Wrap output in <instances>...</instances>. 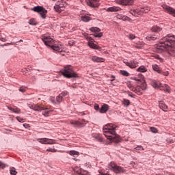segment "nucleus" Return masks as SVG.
<instances>
[{
  "label": "nucleus",
  "mask_w": 175,
  "mask_h": 175,
  "mask_svg": "<svg viewBox=\"0 0 175 175\" xmlns=\"http://www.w3.org/2000/svg\"><path fill=\"white\" fill-rule=\"evenodd\" d=\"M175 36L168 34L161 38L159 43L155 45L157 53H165L168 51L170 55L175 57Z\"/></svg>",
  "instance_id": "obj_1"
},
{
  "label": "nucleus",
  "mask_w": 175,
  "mask_h": 175,
  "mask_svg": "<svg viewBox=\"0 0 175 175\" xmlns=\"http://www.w3.org/2000/svg\"><path fill=\"white\" fill-rule=\"evenodd\" d=\"M41 40L45 46L51 47V49L55 53H62V51H64V47H62V44L59 43H55L54 40L50 36L42 35L41 36Z\"/></svg>",
  "instance_id": "obj_2"
},
{
  "label": "nucleus",
  "mask_w": 175,
  "mask_h": 175,
  "mask_svg": "<svg viewBox=\"0 0 175 175\" xmlns=\"http://www.w3.org/2000/svg\"><path fill=\"white\" fill-rule=\"evenodd\" d=\"M116 126L113 124H107L103 128V132L110 142H113L116 137H117V133L116 132Z\"/></svg>",
  "instance_id": "obj_3"
},
{
  "label": "nucleus",
  "mask_w": 175,
  "mask_h": 175,
  "mask_svg": "<svg viewBox=\"0 0 175 175\" xmlns=\"http://www.w3.org/2000/svg\"><path fill=\"white\" fill-rule=\"evenodd\" d=\"M62 75L66 79H77L79 75L73 70L72 66H66L61 70Z\"/></svg>",
  "instance_id": "obj_4"
},
{
  "label": "nucleus",
  "mask_w": 175,
  "mask_h": 175,
  "mask_svg": "<svg viewBox=\"0 0 175 175\" xmlns=\"http://www.w3.org/2000/svg\"><path fill=\"white\" fill-rule=\"evenodd\" d=\"M150 10L151 8L150 7H145L135 10H131L130 14H132V16H134V17H139V16H142L144 13H148Z\"/></svg>",
  "instance_id": "obj_5"
},
{
  "label": "nucleus",
  "mask_w": 175,
  "mask_h": 175,
  "mask_svg": "<svg viewBox=\"0 0 175 175\" xmlns=\"http://www.w3.org/2000/svg\"><path fill=\"white\" fill-rule=\"evenodd\" d=\"M108 168L110 170H112L114 172V173L118 174V173H124V170L122 167L120 166L117 165L116 163L111 161L108 164Z\"/></svg>",
  "instance_id": "obj_6"
},
{
  "label": "nucleus",
  "mask_w": 175,
  "mask_h": 175,
  "mask_svg": "<svg viewBox=\"0 0 175 175\" xmlns=\"http://www.w3.org/2000/svg\"><path fill=\"white\" fill-rule=\"evenodd\" d=\"M31 10H33V12L39 13L42 18H46V14H47V11L46 9H44V8L42 6H36L31 8Z\"/></svg>",
  "instance_id": "obj_7"
},
{
  "label": "nucleus",
  "mask_w": 175,
  "mask_h": 175,
  "mask_svg": "<svg viewBox=\"0 0 175 175\" xmlns=\"http://www.w3.org/2000/svg\"><path fill=\"white\" fill-rule=\"evenodd\" d=\"M65 9V3L62 2V0L57 1L54 6V10L57 13H61Z\"/></svg>",
  "instance_id": "obj_8"
},
{
  "label": "nucleus",
  "mask_w": 175,
  "mask_h": 175,
  "mask_svg": "<svg viewBox=\"0 0 175 175\" xmlns=\"http://www.w3.org/2000/svg\"><path fill=\"white\" fill-rule=\"evenodd\" d=\"M163 10H165V12H166L167 13H168L169 14H171V16H173V17H175V9L167 5H161Z\"/></svg>",
  "instance_id": "obj_9"
},
{
  "label": "nucleus",
  "mask_w": 175,
  "mask_h": 175,
  "mask_svg": "<svg viewBox=\"0 0 175 175\" xmlns=\"http://www.w3.org/2000/svg\"><path fill=\"white\" fill-rule=\"evenodd\" d=\"M117 3L124 6H132L135 1L133 0H117Z\"/></svg>",
  "instance_id": "obj_10"
},
{
  "label": "nucleus",
  "mask_w": 175,
  "mask_h": 175,
  "mask_svg": "<svg viewBox=\"0 0 175 175\" xmlns=\"http://www.w3.org/2000/svg\"><path fill=\"white\" fill-rule=\"evenodd\" d=\"M124 64H125V65H126V66H129L131 69H135V68H136L139 66V62H137V61H136V60H133V61H130V62L124 61Z\"/></svg>",
  "instance_id": "obj_11"
},
{
  "label": "nucleus",
  "mask_w": 175,
  "mask_h": 175,
  "mask_svg": "<svg viewBox=\"0 0 175 175\" xmlns=\"http://www.w3.org/2000/svg\"><path fill=\"white\" fill-rule=\"evenodd\" d=\"M86 2L90 8H99V0H86Z\"/></svg>",
  "instance_id": "obj_12"
},
{
  "label": "nucleus",
  "mask_w": 175,
  "mask_h": 175,
  "mask_svg": "<svg viewBox=\"0 0 175 175\" xmlns=\"http://www.w3.org/2000/svg\"><path fill=\"white\" fill-rule=\"evenodd\" d=\"M89 47L90 49H93V50H99L100 47L98 46L96 44L94 43V39L89 38H88V43Z\"/></svg>",
  "instance_id": "obj_13"
},
{
  "label": "nucleus",
  "mask_w": 175,
  "mask_h": 175,
  "mask_svg": "<svg viewBox=\"0 0 175 175\" xmlns=\"http://www.w3.org/2000/svg\"><path fill=\"white\" fill-rule=\"evenodd\" d=\"M75 172L77 173V174H81V175H90V173L87 170H84L81 168L75 167Z\"/></svg>",
  "instance_id": "obj_14"
},
{
  "label": "nucleus",
  "mask_w": 175,
  "mask_h": 175,
  "mask_svg": "<svg viewBox=\"0 0 175 175\" xmlns=\"http://www.w3.org/2000/svg\"><path fill=\"white\" fill-rule=\"evenodd\" d=\"M130 90L131 91H133V92L137 94V95H142V94H143L142 90L140 89V86H137L136 88L131 86Z\"/></svg>",
  "instance_id": "obj_15"
},
{
  "label": "nucleus",
  "mask_w": 175,
  "mask_h": 175,
  "mask_svg": "<svg viewBox=\"0 0 175 175\" xmlns=\"http://www.w3.org/2000/svg\"><path fill=\"white\" fill-rule=\"evenodd\" d=\"M29 107L35 111H42L43 110V107H40L36 104H31L29 105Z\"/></svg>",
  "instance_id": "obj_16"
},
{
  "label": "nucleus",
  "mask_w": 175,
  "mask_h": 175,
  "mask_svg": "<svg viewBox=\"0 0 175 175\" xmlns=\"http://www.w3.org/2000/svg\"><path fill=\"white\" fill-rule=\"evenodd\" d=\"M151 85H152L153 88H161V87H162V84L156 80L152 81Z\"/></svg>",
  "instance_id": "obj_17"
},
{
  "label": "nucleus",
  "mask_w": 175,
  "mask_h": 175,
  "mask_svg": "<svg viewBox=\"0 0 175 175\" xmlns=\"http://www.w3.org/2000/svg\"><path fill=\"white\" fill-rule=\"evenodd\" d=\"M159 106L160 109L161 110H163V111H167V105H166V104H165V103H163V101H160L159 103Z\"/></svg>",
  "instance_id": "obj_18"
},
{
  "label": "nucleus",
  "mask_w": 175,
  "mask_h": 175,
  "mask_svg": "<svg viewBox=\"0 0 175 175\" xmlns=\"http://www.w3.org/2000/svg\"><path fill=\"white\" fill-rule=\"evenodd\" d=\"M121 10V8L120 7H109L107 9V12H120Z\"/></svg>",
  "instance_id": "obj_19"
},
{
  "label": "nucleus",
  "mask_w": 175,
  "mask_h": 175,
  "mask_svg": "<svg viewBox=\"0 0 175 175\" xmlns=\"http://www.w3.org/2000/svg\"><path fill=\"white\" fill-rule=\"evenodd\" d=\"M109 110V105L107 104H104L101 108L100 109L99 111L101 113H106Z\"/></svg>",
  "instance_id": "obj_20"
},
{
  "label": "nucleus",
  "mask_w": 175,
  "mask_h": 175,
  "mask_svg": "<svg viewBox=\"0 0 175 175\" xmlns=\"http://www.w3.org/2000/svg\"><path fill=\"white\" fill-rule=\"evenodd\" d=\"M92 61H94V62H105V59L102 58V57H99L97 56H93L92 57Z\"/></svg>",
  "instance_id": "obj_21"
},
{
  "label": "nucleus",
  "mask_w": 175,
  "mask_h": 175,
  "mask_svg": "<svg viewBox=\"0 0 175 175\" xmlns=\"http://www.w3.org/2000/svg\"><path fill=\"white\" fill-rule=\"evenodd\" d=\"M41 111H42V115L44 117H49L50 114V110H49V109L42 107V109H41Z\"/></svg>",
  "instance_id": "obj_22"
},
{
  "label": "nucleus",
  "mask_w": 175,
  "mask_h": 175,
  "mask_svg": "<svg viewBox=\"0 0 175 175\" xmlns=\"http://www.w3.org/2000/svg\"><path fill=\"white\" fill-rule=\"evenodd\" d=\"M152 32H156V33H159L161 31H162V28H161L159 26H153L152 27Z\"/></svg>",
  "instance_id": "obj_23"
},
{
  "label": "nucleus",
  "mask_w": 175,
  "mask_h": 175,
  "mask_svg": "<svg viewBox=\"0 0 175 175\" xmlns=\"http://www.w3.org/2000/svg\"><path fill=\"white\" fill-rule=\"evenodd\" d=\"M47 139L48 138H37L36 141L38 142V143H40L41 144H47Z\"/></svg>",
  "instance_id": "obj_24"
},
{
  "label": "nucleus",
  "mask_w": 175,
  "mask_h": 175,
  "mask_svg": "<svg viewBox=\"0 0 175 175\" xmlns=\"http://www.w3.org/2000/svg\"><path fill=\"white\" fill-rule=\"evenodd\" d=\"M159 36H151V35H149L146 38V39H147L148 40H157V39H159Z\"/></svg>",
  "instance_id": "obj_25"
},
{
  "label": "nucleus",
  "mask_w": 175,
  "mask_h": 175,
  "mask_svg": "<svg viewBox=\"0 0 175 175\" xmlns=\"http://www.w3.org/2000/svg\"><path fill=\"white\" fill-rule=\"evenodd\" d=\"M137 72H140L141 73H145L147 72V68L144 66H141L137 69Z\"/></svg>",
  "instance_id": "obj_26"
},
{
  "label": "nucleus",
  "mask_w": 175,
  "mask_h": 175,
  "mask_svg": "<svg viewBox=\"0 0 175 175\" xmlns=\"http://www.w3.org/2000/svg\"><path fill=\"white\" fill-rule=\"evenodd\" d=\"M83 121L85 122V120H83L82 122H80V121H71L70 123L72 124V125H77V126H79L80 125H83L84 124Z\"/></svg>",
  "instance_id": "obj_27"
},
{
  "label": "nucleus",
  "mask_w": 175,
  "mask_h": 175,
  "mask_svg": "<svg viewBox=\"0 0 175 175\" xmlns=\"http://www.w3.org/2000/svg\"><path fill=\"white\" fill-rule=\"evenodd\" d=\"M81 20L84 23H88V21H90V20H91V18H90L88 16V15H83L81 16Z\"/></svg>",
  "instance_id": "obj_28"
},
{
  "label": "nucleus",
  "mask_w": 175,
  "mask_h": 175,
  "mask_svg": "<svg viewBox=\"0 0 175 175\" xmlns=\"http://www.w3.org/2000/svg\"><path fill=\"white\" fill-rule=\"evenodd\" d=\"M152 69L154 70V72H157V73H161V69H159V66L157 64L152 65Z\"/></svg>",
  "instance_id": "obj_29"
},
{
  "label": "nucleus",
  "mask_w": 175,
  "mask_h": 175,
  "mask_svg": "<svg viewBox=\"0 0 175 175\" xmlns=\"http://www.w3.org/2000/svg\"><path fill=\"white\" fill-rule=\"evenodd\" d=\"M122 103H123L124 106L128 107L131 104V101H129V100H128V99L124 98L122 100Z\"/></svg>",
  "instance_id": "obj_30"
},
{
  "label": "nucleus",
  "mask_w": 175,
  "mask_h": 175,
  "mask_svg": "<svg viewBox=\"0 0 175 175\" xmlns=\"http://www.w3.org/2000/svg\"><path fill=\"white\" fill-rule=\"evenodd\" d=\"M10 173L11 175H17V171H16V168L14 167L10 168Z\"/></svg>",
  "instance_id": "obj_31"
},
{
  "label": "nucleus",
  "mask_w": 175,
  "mask_h": 175,
  "mask_svg": "<svg viewBox=\"0 0 175 175\" xmlns=\"http://www.w3.org/2000/svg\"><path fill=\"white\" fill-rule=\"evenodd\" d=\"M90 31H91V32H100V29L98 27H91Z\"/></svg>",
  "instance_id": "obj_32"
},
{
  "label": "nucleus",
  "mask_w": 175,
  "mask_h": 175,
  "mask_svg": "<svg viewBox=\"0 0 175 175\" xmlns=\"http://www.w3.org/2000/svg\"><path fill=\"white\" fill-rule=\"evenodd\" d=\"M120 73L121 75H122V76H126V77H128V76H129V72H128L126 70H120Z\"/></svg>",
  "instance_id": "obj_33"
},
{
  "label": "nucleus",
  "mask_w": 175,
  "mask_h": 175,
  "mask_svg": "<svg viewBox=\"0 0 175 175\" xmlns=\"http://www.w3.org/2000/svg\"><path fill=\"white\" fill-rule=\"evenodd\" d=\"M64 98L62 97V95H58L57 97H56V100L57 102H58L59 103H61V102L63 100Z\"/></svg>",
  "instance_id": "obj_34"
},
{
  "label": "nucleus",
  "mask_w": 175,
  "mask_h": 175,
  "mask_svg": "<svg viewBox=\"0 0 175 175\" xmlns=\"http://www.w3.org/2000/svg\"><path fill=\"white\" fill-rule=\"evenodd\" d=\"M46 144H55V141L54 139H49L46 141Z\"/></svg>",
  "instance_id": "obj_35"
},
{
  "label": "nucleus",
  "mask_w": 175,
  "mask_h": 175,
  "mask_svg": "<svg viewBox=\"0 0 175 175\" xmlns=\"http://www.w3.org/2000/svg\"><path fill=\"white\" fill-rule=\"evenodd\" d=\"M29 24L30 25H36V21H35V19L32 18L29 21Z\"/></svg>",
  "instance_id": "obj_36"
},
{
  "label": "nucleus",
  "mask_w": 175,
  "mask_h": 175,
  "mask_svg": "<svg viewBox=\"0 0 175 175\" xmlns=\"http://www.w3.org/2000/svg\"><path fill=\"white\" fill-rule=\"evenodd\" d=\"M1 33H2L1 31H0V40L1 42H6V40H7L6 38L5 37H3V34L1 35Z\"/></svg>",
  "instance_id": "obj_37"
},
{
  "label": "nucleus",
  "mask_w": 175,
  "mask_h": 175,
  "mask_svg": "<svg viewBox=\"0 0 175 175\" xmlns=\"http://www.w3.org/2000/svg\"><path fill=\"white\" fill-rule=\"evenodd\" d=\"M69 154H70V155H77V156H79V152L78 151H75V150H70V152H69Z\"/></svg>",
  "instance_id": "obj_38"
},
{
  "label": "nucleus",
  "mask_w": 175,
  "mask_h": 175,
  "mask_svg": "<svg viewBox=\"0 0 175 175\" xmlns=\"http://www.w3.org/2000/svg\"><path fill=\"white\" fill-rule=\"evenodd\" d=\"M150 132H152V133H158V129L155 127H150Z\"/></svg>",
  "instance_id": "obj_39"
},
{
  "label": "nucleus",
  "mask_w": 175,
  "mask_h": 175,
  "mask_svg": "<svg viewBox=\"0 0 175 175\" xmlns=\"http://www.w3.org/2000/svg\"><path fill=\"white\" fill-rule=\"evenodd\" d=\"M96 139L98 140V142H103V137H100L98 134H96Z\"/></svg>",
  "instance_id": "obj_40"
},
{
  "label": "nucleus",
  "mask_w": 175,
  "mask_h": 175,
  "mask_svg": "<svg viewBox=\"0 0 175 175\" xmlns=\"http://www.w3.org/2000/svg\"><path fill=\"white\" fill-rule=\"evenodd\" d=\"M140 87L141 91H145L147 88V85L146 83H143Z\"/></svg>",
  "instance_id": "obj_41"
},
{
  "label": "nucleus",
  "mask_w": 175,
  "mask_h": 175,
  "mask_svg": "<svg viewBox=\"0 0 175 175\" xmlns=\"http://www.w3.org/2000/svg\"><path fill=\"white\" fill-rule=\"evenodd\" d=\"M135 150H136V151H143L144 150V148H143V146H138L135 148Z\"/></svg>",
  "instance_id": "obj_42"
},
{
  "label": "nucleus",
  "mask_w": 175,
  "mask_h": 175,
  "mask_svg": "<svg viewBox=\"0 0 175 175\" xmlns=\"http://www.w3.org/2000/svg\"><path fill=\"white\" fill-rule=\"evenodd\" d=\"M60 95L62 96V97L65 98V96H66V95H68V91L65 90L63 91Z\"/></svg>",
  "instance_id": "obj_43"
},
{
  "label": "nucleus",
  "mask_w": 175,
  "mask_h": 175,
  "mask_svg": "<svg viewBox=\"0 0 175 175\" xmlns=\"http://www.w3.org/2000/svg\"><path fill=\"white\" fill-rule=\"evenodd\" d=\"M7 165L3 163L2 161H0V169H5Z\"/></svg>",
  "instance_id": "obj_44"
},
{
  "label": "nucleus",
  "mask_w": 175,
  "mask_h": 175,
  "mask_svg": "<svg viewBox=\"0 0 175 175\" xmlns=\"http://www.w3.org/2000/svg\"><path fill=\"white\" fill-rule=\"evenodd\" d=\"M12 113H15L16 114H19L20 109L18 108H14Z\"/></svg>",
  "instance_id": "obj_45"
},
{
  "label": "nucleus",
  "mask_w": 175,
  "mask_h": 175,
  "mask_svg": "<svg viewBox=\"0 0 175 175\" xmlns=\"http://www.w3.org/2000/svg\"><path fill=\"white\" fill-rule=\"evenodd\" d=\"M122 19L124 21H131V18L128 17V16H122Z\"/></svg>",
  "instance_id": "obj_46"
},
{
  "label": "nucleus",
  "mask_w": 175,
  "mask_h": 175,
  "mask_svg": "<svg viewBox=\"0 0 175 175\" xmlns=\"http://www.w3.org/2000/svg\"><path fill=\"white\" fill-rule=\"evenodd\" d=\"M94 38H102L103 33H98V34H94Z\"/></svg>",
  "instance_id": "obj_47"
},
{
  "label": "nucleus",
  "mask_w": 175,
  "mask_h": 175,
  "mask_svg": "<svg viewBox=\"0 0 175 175\" xmlns=\"http://www.w3.org/2000/svg\"><path fill=\"white\" fill-rule=\"evenodd\" d=\"M13 44H16V43H14V42L6 43V44H4L0 45V46L3 47V46H10V45H13Z\"/></svg>",
  "instance_id": "obj_48"
},
{
  "label": "nucleus",
  "mask_w": 175,
  "mask_h": 175,
  "mask_svg": "<svg viewBox=\"0 0 175 175\" xmlns=\"http://www.w3.org/2000/svg\"><path fill=\"white\" fill-rule=\"evenodd\" d=\"M46 151H49L50 152H57V150H55V148H49L46 149Z\"/></svg>",
  "instance_id": "obj_49"
},
{
  "label": "nucleus",
  "mask_w": 175,
  "mask_h": 175,
  "mask_svg": "<svg viewBox=\"0 0 175 175\" xmlns=\"http://www.w3.org/2000/svg\"><path fill=\"white\" fill-rule=\"evenodd\" d=\"M25 88H26L25 87L22 86V87H21V88H19V91H20L21 92H25V91H26Z\"/></svg>",
  "instance_id": "obj_50"
},
{
  "label": "nucleus",
  "mask_w": 175,
  "mask_h": 175,
  "mask_svg": "<svg viewBox=\"0 0 175 175\" xmlns=\"http://www.w3.org/2000/svg\"><path fill=\"white\" fill-rule=\"evenodd\" d=\"M129 39H131V40H133V39H135L136 38V36L133 34H129Z\"/></svg>",
  "instance_id": "obj_51"
},
{
  "label": "nucleus",
  "mask_w": 175,
  "mask_h": 175,
  "mask_svg": "<svg viewBox=\"0 0 175 175\" xmlns=\"http://www.w3.org/2000/svg\"><path fill=\"white\" fill-rule=\"evenodd\" d=\"M166 142H167V143H170V144H172V143H174V142L173 141V139H170V138H167V139H166Z\"/></svg>",
  "instance_id": "obj_52"
},
{
  "label": "nucleus",
  "mask_w": 175,
  "mask_h": 175,
  "mask_svg": "<svg viewBox=\"0 0 175 175\" xmlns=\"http://www.w3.org/2000/svg\"><path fill=\"white\" fill-rule=\"evenodd\" d=\"M16 120L19 122H24V119L20 118V117H16Z\"/></svg>",
  "instance_id": "obj_53"
},
{
  "label": "nucleus",
  "mask_w": 175,
  "mask_h": 175,
  "mask_svg": "<svg viewBox=\"0 0 175 175\" xmlns=\"http://www.w3.org/2000/svg\"><path fill=\"white\" fill-rule=\"evenodd\" d=\"M68 44L70 46H73V44H75V42L73 41V40L68 41Z\"/></svg>",
  "instance_id": "obj_54"
},
{
  "label": "nucleus",
  "mask_w": 175,
  "mask_h": 175,
  "mask_svg": "<svg viewBox=\"0 0 175 175\" xmlns=\"http://www.w3.org/2000/svg\"><path fill=\"white\" fill-rule=\"evenodd\" d=\"M23 126H24V128H25L26 129H28V128H29V124L25 123V124H23Z\"/></svg>",
  "instance_id": "obj_55"
},
{
  "label": "nucleus",
  "mask_w": 175,
  "mask_h": 175,
  "mask_svg": "<svg viewBox=\"0 0 175 175\" xmlns=\"http://www.w3.org/2000/svg\"><path fill=\"white\" fill-rule=\"evenodd\" d=\"M94 109H95V110H99V105L96 104V105H94Z\"/></svg>",
  "instance_id": "obj_56"
},
{
  "label": "nucleus",
  "mask_w": 175,
  "mask_h": 175,
  "mask_svg": "<svg viewBox=\"0 0 175 175\" xmlns=\"http://www.w3.org/2000/svg\"><path fill=\"white\" fill-rule=\"evenodd\" d=\"M161 73H162V75H163L164 76H169V72H162V71H161Z\"/></svg>",
  "instance_id": "obj_57"
},
{
  "label": "nucleus",
  "mask_w": 175,
  "mask_h": 175,
  "mask_svg": "<svg viewBox=\"0 0 175 175\" xmlns=\"http://www.w3.org/2000/svg\"><path fill=\"white\" fill-rule=\"evenodd\" d=\"M130 165H131V166H133V167H136V166H135V165H136V163L134 161H131L130 163Z\"/></svg>",
  "instance_id": "obj_58"
},
{
  "label": "nucleus",
  "mask_w": 175,
  "mask_h": 175,
  "mask_svg": "<svg viewBox=\"0 0 175 175\" xmlns=\"http://www.w3.org/2000/svg\"><path fill=\"white\" fill-rule=\"evenodd\" d=\"M143 46H144V44H143V43H141L140 46H139V44H137V49H142V47H143Z\"/></svg>",
  "instance_id": "obj_59"
},
{
  "label": "nucleus",
  "mask_w": 175,
  "mask_h": 175,
  "mask_svg": "<svg viewBox=\"0 0 175 175\" xmlns=\"http://www.w3.org/2000/svg\"><path fill=\"white\" fill-rule=\"evenodd\" d=\"M157 61L158 62H163V59L159 57V59H157Z\"/></svg>",
  "instance_id": "obj_60"
},
{
  "label": "nucleus",
  "mask_w": 175,
  "mask_h": 175,
  "mask_svg": "<svg viewBox=\"0 0 175 175\" xmlns=\"http://www.w3.org/2000/svg\"><path fill=\"white\" fill-rule=\"evenodd\" d=\"M98 173L100 175H110L109 173L103 174V172H100V171H98Z\"/></svg>",
  "instance_id": "obj_61"
},
{
  "label": "nucleus",
  "mask_w": 175,
  "mask_h": 175,
  "mask_svg": "<svg viewBox=\"0 0 175 175\" xmlns=\"http://www.w3.org/2000/svg\"><path fill=\"white\" fill-rule=\"evenodd\" d=\"M111 77H112L113 79L110 80V81H114V80H116V77H114V75H111Z\"/></svg>",
  "instance_id": "obj_62"
},
{
  "label": "nucleus",
  "mask_w": 175,
  "mask_h": 175,
  "mask_svg": "<svg viewBox=\"0 0 175 175\" xmlns=\"http://www.w3.org/2000/svg\"><path fill=\"white\" fill-rule=\"evenodd\" d=\"M154 58H155V59L158 60L159 59V55H154Z\"/></svg>",
  "instance_id": "obj_63"
},
{
  "label": "nucleus",
  "mask_w": 175,
  "mask_h": 175,
  "mask_svg": "<svg viewBox=\"0 0 175 175\" xmlns=\"http://www.w3.org/2000/svg\"><path fill=\"white\" fill-rule=\"evenodd\" d=\"M14 109V108H12V107H8V109L10 110L11 111H13Z\"/></svg>",
  "instance_id": "obj_64"
}]
</instances>
